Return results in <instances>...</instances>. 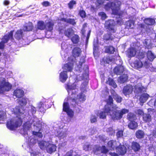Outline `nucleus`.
<instances>
[{
  "label": "nucleus",
  "instance_id": "e433bc0d",
  "mask_svg": "<svg viewBox=\"0 0 156 156\" xmlns=\"http://www.w3.org/2000/svg\"><path fill=\"white\" fill-rule=\"evenodd\" d=\"M73 33L71 28H69L66 30L64 34L65 36L68 37H70L73 35Z\"/></svg>",
  "mask_w": 156,
  "mask_h": 156
},
{
  "label": "nucleus",
  "instance_id": "cd10ccee",
  "mask_svg": "<svg viewBox=\"0 0 156 156\" xmlns=\"http://www.w3.org/2000/svg\"><path fill=\"white\" fill-rule=\"evenodd\" d=\"M132 148L135 151H138L140 149V144L137 143L133 142L132 144Z\"/></svg>",
  "mask_w": 156,
  "mask_h": 156
},
{
  "label": "nucleus",
  "instance_id": "f03ea898",
  "mask_svg": "<svg viewBox=\"0 0 156 156\" xmlns=\"http://www.w3.org/2000/svg\"><path fill=\"white\" fill-rule=\"evenodd\" d=\"M12 111L15 114L18 115L15 119H11L8 121L7 124V128L10 130H13L15 128H17L22 124V121L20 116L22 114L20 112V110L19 106H17L15 108L13 109Z\"/></svg>",
  "mask_w": 156,
  "mask_h": 156
},
{
  "label": "nucleus",
  "instance_id": "6e6d98bb",
  "mask_svg": "<svg viewBox=\"0 0 156 156\" xmlns=\"http://www.w3.org/2000/svg\"><path fill=\"white\" fill-rule=\"evenodd\" d=\"M76 4V2L75 1L73 0L71 1L68 4L69 8L70 9H73V5Z\"/></svg>",
  "mask_w": 156,
  "mask_h": 156
},
{
  "label": "nucleus",
  "instance_id": "79ce46f5",
  "mask_svg": "<svg viewBox=\"0 0 156 156\" xmlns=\"http://www.w3.org/2000/svg\"><path fill=\"white\" fill-rule=\"evenodd\" d=\"M107 83L109 84L110 85L112 86L114 88H116L117 87L115 83L111 78L108 79V80L107 81Z\"/></svg>",
  "mask_w": 156,
  "mask_h": 156
},
{
  "label": "nucleus",
  "instance_id": "6ab92c4d",
  "mask_svg": "<svg viewBox=\"0 0 156 156\" xmlns=\"http://www.w3.org/2000/svg\"><path fill=\"white\" fill-rule=\"evenodd\" d=\"M78 100L80 102H83L85 101L86 96L82 92L79 94L77 96V98L76 100L74 99H73L72 100L73 101L76 102Z\"/></svg>",
  "mask_w": 156,
  "mask_h": 156
},
{
  "label": "nucleus",
  "instance_id": "f257e3e1",
  "mask_svg": "<svg viewBox=\"0 0 156 156\" xmlns=\"http://www.w3.org/2000/svg\"><path fill=\"white\" fill-rule=\"evenodd\" d=\"M37 110L35 107L32 105H30L29 107L28 114L30 116H32L34 117V119H31L30 122L28 121L25 123L23 126V130L25 133H26V131L28 130L31 127V124H33L34 126L39 128L41 126V122L38 120L37 118L34 117V115L36 112Z\"/></svg>",
  "mask_w": 156,
  "mask_h": 156
},
{
  "label": "nucleus",
  "instance_id": "69168bd1",
  "mask_svg": "<svg viewBox=\"0 0 156 156\" xmlns=\"http://www.w3.org/2000/svg\"><path fill=\"white\" fill-rule=\"evenodd\" d=\"M42 5L44 6L47 7L50 5V3L47 1H44L42 3Z\"/></svg>",
  "mask_w": 156,
  "mask_h": 156
},
{
  "label": "nucleus",
  "instance_id": "58836bf2",
  "mask_svg": "<svg viewBox=\"0 0 156 156\" xmlns=\"http://www.w3.org/2000/svg\"><path fill=\"white\" fill-rule=\"evenodd\" d=\"M144 22L146 24L151 25L154 24L155 21L153 19L147 18L144 20Z\"/></svg>",
  "mask_w": 156,
  "mask_h": 156
},
{
  "label": "nucleus",
  "instance_id": "c756f323",
  "mask_svg": "<svg viewBox=\"0 0 156 156\" xmlns=\"http://www.w3.org/2000/svg\"><path fill=\"white\" fill-rule=\"evenodd\" d=\"M54 23L52 21H49L46 23L45 26L46 29L47 30L51 31L53 29Z\"/></svg>",
  "mask_w": 156,
  "mask_h": 156
},
{
  "label": "nucleus",
  "instance_id": "7c9ffc66",
  "mask_svg": "<svg viewBox=\"0 0 156 156\" xmlns=\"http://www.w3.org/2000/svg\"><path fill=\"white\" fill-rule=\"evenodd\" d=\"M112 102L113 99L110 96H109L107 101V104L105 107L106 111H107V109H110V108H111V104H112Z\"/></svg>",
  "mask_w": 156,
  "mask_h": 156
},
{
  "label": "nucleus",
  "instance_id": "5701e85b",
  "mask_svg": "<svg viewBox=\"0 0 156 156\" xmlns=\"http://www.w3.org/2000/svg\"><path fill=\"white\" fill-rule=\"evenodd\" d=\"M33 28V24L31 22H29L26 24L24 26L23 30L25 31H31Z\"/></svg>",
  "mask_w": 156,
  "mask_h": 156
},
{
  "label": "nucleus",
  "instance_id": "412c9836",
  "mask_svg": "<svg viewBox=\"0 0 156 156\" xmlns=\"http://www.w3.org/2000/svg\"><path fill=\"white\" fill-rule=\"evenodd\" d=\"M76 86L75 84H74L72 85L71 86L69 85L67 86V90L69 94L71 93L72 95L73 94H74L73 93L76 92L75 89H76Z\"/></svg>",
  "mask_w": 156,
  "mask_h": 156
},
{
  "label": "nucleus",
  "instance_id": "338daca9",
  "mask_svg": "<svg viewBox=\"0 0 156 156\" xmlns=\"http://www.w3.org/2000/svg\"><path fill=\"white\" fill-rule=\"evenodd\" d=\"M123 135V132L122 131H119L117 133V136L118 137H120Z\"/></svg>",
  "mask_w": 156,
  "mask_h": 156
},
{
  "label": "nucleus",
  "instance_id": "49530a36",
  "mask_svg": "<svg viewBox=\"0 0 156 156\" xmlns=\"http://www.w3.org/2000/svg\"><path fill=\"white\" fill-rule=\"evenodd\" d=\"M62 20L67 23H69L73 25L75 24V22L74 20L70 19L63 18Z\"/></svg>",
  "mask_w": 156,
  "mask_h": 156
},
{
  "label": "nucleus",
  "instance_id": "a19ab883",
  "mask_svg": "<svg viewBox=\"0 0 156 156\" xmlns=\"http://www.w3.org/2000/svg\"><path fill=\"white\" fill-rule=\"evenodd\" d=\"M127 118L130 122L134 121L136 119V115L132 113H129L127 115Z\"/></svg>",
  "mask_w": 156,
  "mask_h": 156
},
{
  "label": "nucleus",
  "instance_id": "4d7b16f0",
  "mask_svg": "<svg viewBox=\"0 0 156 156\" xmlns=\"http://www.w3.org/2000/svg\"><path fill=\"white\" fill-rule=\"evenodd\" d=\"M35 138L36 137L34 136H33L31 137L30 140V144H35L36 143L37 141V140L36 139H34V138Z\"/></svg>",
  "mask_w": 156,
  "mask_h": 156
},
{
  "label": "nucleus",
  "instance_id": "e2e57ef3",
  "mask_svg": "<svg viewBox=\"0 0 156 156\" xmlns=\"http://www.w3.org/2000/svg\"><path fill=\"white\" fill-rule=\"evenodd\" d=\"M33 134L34 135L40 137H42V135L41 133L40 132H36L34 131L33 132Z\"/></svg>",
  "mask_w": 156,
  "mask_h": 156
},
{
  "label": "nucleus",
  "instance_id": "0eeeda50",
  "mask_svg": "<svg viewBox=\"0 0 156 156\" xmlns=\"http://www.w3.org/2000/svg\"><path fill=\"white\" fill-rule=\"evenodd\" d=\"M75 58H72L71 57L68 58V60L71 62H69L65 64L63 67L62 69L63 70L69 72L71 71L73 68V65L75 62Z\"/></svg>",
  "mask_w": 156,
  "mask_h": 156
},
{
  "label": "nucleus",
  "instance_id": "774afa93",
  "mask_svg": "<svg viewBox=\"0 0 156 156\" xmlns=\"http://www.w3.org/2000/svg\"><path fill=\"white\" fill-rule=\"evenodd\" d=\"M87 27V24L85 23L83 25V29L82 30V34H84L85 33V27Z\"/></svg>",
  "mask_w": 156,
  "mask_h": 156
},
{
  "label": "nucleus",
  "instance_id": "2f4dec72",
  "mask_svg": "<svg viewBox=\"0 0 156 156\" xmlns=\"http://www.w3.org/2000/svg\"><path fill=\"white\" fill-rule=\"evenodd\" d=\"M149 97V95L147 94H143L141 96L140 98V101L141 103H144L147 100Z\"/></svg>",
  "mask_w": 156,
  "mask_h": 156
},
{
  "label": "nucleus",
  "instance_id": "393cba45",
  "mask_svg": "<svg viewBox=\"0 0 156 156\" xmlns=\"http://www.w3.org/2000/svg\"><path fill=\"white\" fill-rule=\"evenodd\" d=\"M23 35V30H19L16 32L14 36L17 39L20 40L22 38Z\"/></svg>",
  "mask_w": 156,
  "mask_h": 156
},
{
  "label": "nucleus",
  "instance_id": "bb28decb",
  "mask_svg": "<svg viewBox=\"0 0 156 156\" xmlns=\"http://www.w3.org/2000/svg\"><path fill=\"white\" fill-rule=\"evenodd\" d=\"M128 79V76L126 74H124L119 77L118 81L120 83H124L126 82Z\"/></svg>",
  "mask_w": 156,
  "mask_h": 156
},
{
  "label": "nucleus",
  "instance_id": "473e14b6",
  "mask_svg": "<svg viewBox=\"0 0 156 156\" xmlns=\"http://www.w3.org/2000/svg\"><path fill=\"white\" fill-rule=\"evenodd\" d=\"M28 99L26 98H23L19 99L18 103L21 106L25 105L27 102Z\"/></svg>",
  "mask_w": 156,
  "mask_h": 156
},
{
  "label": "nucleus",
  "instance_id": "f8f14e48",
  "mask_svg": "<svg viewBox=\"0 0 156 156\" xmlns=\"http://www.w3.org/2000/svg\"><path fill=\"white\" fill-rule=\"evenodd\" d=\"M63 110L66 112L70 118H73L74 115L73 111L69 108L68 104L64 102L63 104Z\"/></svg>",
  "mask_w": 156,
  "mask_h": 156
},
{
  "label": "nucleus",
  "instance_id": "72a5a7b5",
  "mask_svg": "<svg viewBox=\"0 0 156 156\" xmlns=\"http://www.w3.org/2000/svg\"><path fill=\"white\" fill-rule=\"evenodd\" d=\"M45 105L42 102H40L38 105V107L39 111L41 112H44L45 110Z\"/></svg>",
  "mask_w": 156,
  "mask_h": 156
},
{
  "label": "nucleus",
  "instance_id": "09e8293b",
  "mask_svg": "<svg viewBox=\"0 0 156 156\" xmlns=\"http://www.w3.org/2000/svg\"><path fill=\"white\" fill-rule=\"evenodd\" d=\"M112 38V37L109 34H106L104 35L103 37V39L106 41L111 40Z\"/></svg>",
  "mask_w": 156,
  "mask_h": 156
},
{
  "label": "nucleus",
  "instance_id": "ddd939ff",
  "mask_svg": "<svg viewBox=\"0 0 156 156\" xmlns=\"http://www.w3.org/2000/svg\"><path fill=\"white\" fill-rule=\"evenodd\" d=\"M110 112L111 114H112L113 111H111L110 109H107V111L105 110V111H100L98 112V115L101 119H105L106 118V115H109L110 116Z\"/></svg>",
  "mask_w": 156,
  "mask_h": 156
},
{
  "label": "nucleus",
  "instance_id": "bf43d9fd",
  "mask_svg": "<svg viewBox=\"0 0 156 156\" xmlns=\"http://www.w3.org/2000/svg\"><path fill=\"white\" fill-rule=\"evenodd\" d=\"M76 153L73 152L72 151H70L68 152L65 156H72L73 155H75Z\"/></svg>",
  "mask_w": 156,
  "mask_h": 156
},
{
  "label": "nucleus",
  "instance_id": "2eb2a0df",
  "mask_svg": "<svg viewBox=\"0 0 156 156\" xmlns=\"http://www.w3.org/2000/svg\"><path fill=\"white\" fill-rule=\"evenodd\" d=\"M24 94V92L23 90L20 89H17L14 91L13 95L16 98H20Z\"/></svg>",
  "mask_w": 156,
  "mask_h": 156
},
{
  "label": "nucleus",
  "instance_id": "9b49d317",
  "mask_svg": "<svg viewBox=\"0 0 156 156\" xmlns=\"http://www.w3.org/2000/svg\"><path fill=\"white\" fill-rule=\"evenodd\" d=\"M148 62H145L144 65L142 62L140 60L135 61L132 65V66L136 69H139L142 68L143 66L147 67L148 66Z\"/></svg>",
  "mask_w": 156,
  "mask_h": 156
},
{
  "label": "nucleus",
  "instance_id": "c9c22d12",
  "mask_svg": "<svg viewBox=\"0 0 156 156\" xmlns=\"http://www.w3.org/2000/svg\"><path fill=\"white\" fill-rule=\"evenodd\" d=\"M144 132L141 130L137 131L136 133V137L139 139H141L144 137Z\"/></svg>",
  "mask_w": 156,
  "mask_h": 156
},
{
  "label": "nucleus",
  "instance_id": "3c124183",
  "mask_svg": "<svg viewBox=\"0 0 156 156\" xmlns=\"http://www.w3.org/2000/svg\"><path fill=\"white\" fill-rule=\"evenodd\" d=\"M114 98L119 103L120 102L122 101V98L118 94H115L113 95Z\"/></svg>",
  "mask_w": 156,
  "mask_h": 156
},
{
  "label": "nucleus",
  "instance_id": "423d86ee",
  "mask_svg": "<svg viewBox=\"0 0 156 156\" xmlns=\"http://www.w3.org/2000/svg\"><path fill=\"white\" fill-rule=\"evenodd\" d=\"M115 25V23L113 20H109L105 22V26L111 33H115L116 31Z\"/></svg>",
  "mask_w": 156,
  "mask_h": 156
},
{
  "label": "nucleus",
  "instance_id": "603ef678",
  "mask_svg": "<svg viewBox=\"0 0 156 156\" xmlns=\"http://www.w3.org/2000/svg\"><path fill=\"white\" fill-rule=\"evenodd\" d=\"M6 113L3 111L0 112V120H3L6 118Z\"/></svg>",
  "mask_w": 156,
  "mask_h": 156
},
{
  "label": "nucleus",
  "instance_id": "680f3d73",
  "mask_svg": "<svg viewBox=\"0 0 156 156\" xmlns=\"http://www.w3.org/2000/svg\"><path fill=\"white\" fill-rule=\"evenodd\" d=\"M107 131L109 132V134L111 135H112L115 133V131L113 129L112 127H110L109 128H108L107 130Z\"/></svg>",
  "mask_w": 156,
  "mask_h": 156
},
{
  "label": "nucleus",
  "instance_id": "de8ad7c7",
  "mask_svg": "<svg viewBox=\"0 0 156 156\" xmlns=\"http://www.w3.org/2000/svg\"><path fill=\"white\" fill-rule=\"evenodd\" d=\"M71 40L74 43H78L79 41V37L78 35H74L72 37Z\"/></svg>",
  "mask_w": 156,
  "mask_h": 156
},
{
  "label": "nucleus",
  "instance_id": "c03bdc74",
  "mask_svg": "<svg viewBox=\"0 0 156 156\" xmlns=\"http://www.w3.org/2000/svg\"><path fill=\"white\" fill-rule=\"evenodd\" d=\"M116 143L115 141L112 140L108 142V145L109 147L114 149L117 146Z\"/></svg>",
  "mask_w": 156,
  "mask_h": 156
},
{
  "label": "nucleus",
  "instance_id": "0e129e2a",
  "mask_svg": "<svg viewBox=\"0 0 156 156\" xmlns=\"http://www.w3.org/2000/svg\"><path fill=\"white\" fill-rule=\"evenodd\" d=\"M90 121L92 123L96 122L97 121L96 117L94 115H92L91 117Z\"/></svg>",
  "mask_w": 156,
  "mask_h": 156
},
{
  "label": "nucleus",
  "instance_id": "ea45409f",
  "mask_svg": "<svg viewBox=\"0 0 156 156\" xmlns=\"http://www.w3.org/2000/svg\"><path fill=\"white\" fill-rule=\"evenodd\" d=\"M135 88L134 92L138 93L142 91L143 87L140 84H138L135 86Z\"/></svg>",
  "mask_w": 156,
  "mask_h": 156
},
{
  "label": "nucleus",
  "instance_id": "20e7f679",
  "mask_svg": "<svg viewBox=\"0 0 156 156\" xmlns=\"http://www.w3.org/2000/svg\"><path fill=\"white\" fill-rule=\"evenodd\" d=\"M121 5V1L115 0L112 3H109L107 4V6L111 8L112 12L115 14H118L119 10L120 9Z\"/></svg>",
  "mask_w": 156,
  "mask_h": 156
},
{
  "label": "nucleus",
  "instance_id": "39448f33",
  "mask_svg": "<svg viewBox=\"0 0 156 156\" xmlns=\"http://www.w3.org/2000/svg\"><path fill=\"white\" fill-rule=\"evenodd\" d=\"M12 85L9 83L3 80L2 81L0 82V93L9 91Z\"/></svg>",
  "mask_w": 156,
  "mask_h": 156
},
{
  "label": "nucleus",
  "instance_id": "aec40b11",
  "mask_svg": "<svg viewBox=\"0 0 156 156\" xmlns=\"http://www.w3.org/2000/svg\"><path fill=\"white\" fill-rule=\"evenodd\" d=\"M68 78L67 72L64 71L61 72L60 74L59 80L62 82H64L66 81Z\"/></svg>",
  "mask_w": 156,
  "mask_h": 156
},
{
  "label": "nucleus",
  "instance_id": "7ed1b4c3",
  "mask_svg": "<svg viewBox=\"0 0 156 156\" xmlns=\"http://www.w3.org/2000/svg\"><path fill=\"white\" fill-rule=\"evenodd\" d=\"M129 112V110L125 108L122 109L121 110L113 111L112 114L110 112V114L112 119L114 120H117L121 119L122 116Z\"/></svg>",
  "mask_w": 156,
  "mask_h": 156
},
{
  "label": "nucleus",
  "instance_id": "37998d69",
  "mask_svg": "<svg viewBox=\"0 0 156 156\" xmlns=\"http://www.w3.org/2000/svg\"><path fill=\"white\" fill-rule=\"evenodd\" d=\"M137 126V123L134 121H131L128 125L129 127L131 129L136 128Z\"/></svg>",
  "mask_w": 156,
  "mask_h": 156
},
{
  "label": "nucleus",
  "instance_id": "1a4fd4ad",
  "mask_svg": "<svg viewBox=\"0 0 156 156\" xmlns=\"http://www.w3.org/2000/svg\"><path fill=\"white\" fill-rule=\"evenodd\" d=\"M154 110L151 108L148 109L147 114H144L143 116V119L145 122L149 123L152 120V118L151 114L154 112Z\"/></svg>",
  "mask_w": 156,
  "mask_h": 156
},
{
  "label": "nucleus",
  "instance_id": "f704fd0d",
  "mask_svg": "<svg viewBox=\"0 0 156 156\" xmlns=\"http://www.w3.org/2000/svg\"><path fill=\"white\" fill-rule=\"evenodd\" d=\"M105 52L110 54L113 53L115 51V49L113 47L106 46L105 47Z\"/></svg>",
  "mask_w": 156,
  "mask_h": 156
},
{
  "label": "nucleus",
  "instance_id": "6e6552de",
  "mask_svg": "<svg viewBox=\"0 0 156 156\" xmlns=\"http://www.w3.org/2000/svg\"><path fill=\"white\" fill-rule=\"evenodd\" d=\"M13 31H11L9 33L8 35H5L2 39V41L0 42V49H2L4 47V44L7 42L9 40H12V38Z\"/></svg>",
  "mask_w": 156,
  "mask_h": 156
},
{
  "label": "nucleus",
  "instance_id": "864d4df0",
  "mask_svg": "<svg viewBox=\"0 0 156 156\" xmlns=\"http://www.w3.org/2000/svg\"><path fill=\"white\" fill-rule=\"evenodd\" d=\"M126 25L129 28H133L134 27V22L132 21H128L127 22Z\"/></svg>",
  "mask_w": 156,
  "mask_h": 156
},
{
  "label": "nucleus",
  "instance_id": "a878e982",
  "mask_svg": "<svg viewBox=\"0 0 156 156\" xmlns=\"http://www.w3.org/2000/svg\"><path fill=\"white\" fill-rule=\"evenodd\" d=\"M81 51L78 48H75L73 50V55L75 57L79 56L80 54Z\"/></svg>",
  "mask_w": 156,
  "mask_h": 156
},
{
  "label": "nucleus",
  "instance_id": "4468645a",
  "mask_svg": "<svg viewBox=\"0 0 156 156\" xmlns=\"http://www.w3.org/2000/svg\"><path fill=\"white\" fill-rule=\"evenodd\" d=\"M133 88L131 85H127L125 87L123 90V93L126 96L129 95L131 94L133 92Z\"/></svg>",
  "mask_w": 156,
  "mask_h": 156
},
{
  "label": "nucleus",
  "instance_id": "dca6fc26",
  "mask_svg": "<svg viewBox=\"0 0 156 156\" xmlns=\"http://www.w3.org/2000/svg\"><path fill=\"white\" fill-rule=\"evenodd\" d=\"M56 149V147L54 144L49 143L46 148V150L48 153L51 154L55 152Z\"/></svg>",
  "mask_w": 156,
  "mask_h": 156
},
{
  "label": "nucleus",
  "instance_id": "a18cd8bd",
  "mask_svg": "<svg viewBox=\"0 0 156 156\" xmlns=\"http://www.w3.org/2000/svg\"><path fill=\"white\" fill-rule=\"evenodd\" d=\"M111 61V60L109 57H107L103 58L102 60L101 61V64L105 66L106 63L108 64Z\"/></svg>",
  "mask_w": 156,
  "mask_h": 156
},
{
  "label": "nucleus",
  "instance_id": "f3484780",
  "mask_svg": "<svg viewBox=\"0 0 156 156\" xmlns=\"http://www.w3.org/2000/svg\"><path fill=\"white\" fill-rule=\"evenodd\" d=\"M117 152L120 154L123 155L126 152V149L124 145H120L116 148Z\"/></svg>",
  "mask_w": 156,
  "mask_h": 156
},
{
  "label": "nucleus",
  "instance_id": "4c0bfd02",
  "mask_svg": "<svg viewBox=\"0 0 156 156\" xmlns=\"http://www.w3.org/2000/svg\"><path fill=\"white\" fill-rule=\"evenodd\" d=\"M147 56L148 59L151 61H152L155 58L154 54L151 51H148L147 53Z\"/></svg>",
  "mask_w": 156,
  "mask_h": 156
},
{
  "label": "nucleus",
  "instance_id": "13d9d810",
  "mask_svg": "<svg viewBox=\"0 0 156 156\" xmlns=\"http://www.w3.org/2000/svg\"><path fill=\"white\" fill-rule=\"evenodd\" d=\"M145 55V54L144 52H140L137 55V57L140 59L143 58Z\"/></svg>",
  "mask_w": 156,
  "mask_h": 156
},
{
  "label": "nucleus",
  "instance_id": "5fc2aeb1",
  "mask_svg": "<svg viewBox=\"0 0 156 156\" xmlns=\"http://www.w3.org/2000/svg\"><path fill=\"white\" fill-rule=\"evenodd\" d=\"M67 134L65 132H61L58 135V136L61 139H64L67 136Z\"/></svg>",
  "mask_w": 156,
  "mask_h": 156
},
{
  "label": "nucleus",
  "instance_id": "a211bd4d",
  "mask_svg": "<svg viewBox=\"0 0 156 156\" xmlns=\"http://www.w3.org/2000/svg\"><path fill=\"white\" fill-rule=\"evenodd\" d=\"M124 70L123 66L121 65H119L117 66L114 69V72L117 75H120L123 72Z\"/></svg>",
  "mask_w": 156,
  "mask_h": 156
},
{
  "label": "nucleus",
  "instance_id": "b1692460",
  "mask_svg": "<svg viewBox=\"0 0 156 156\" xmlns=\"http://www.w3.org/2000/svg\"><path fill=\"white\" fill-rule=\"evenodd\" d=\"M127 55L129 57H131L135 56L137 51L135 48H131L127 50Z\"/></svg>",
  "mask_w": 156,
  "mask_h": 156
},
{
  "label": "nucleus",
  "instance_id": "c85d7f7f",
  "mask_svg": "<svg viewBox=\"0 0 156 156\" xmlns=\"http://www.w3.org/2000/svg\"><path fill=\"white\" fill-rule=\"evenodd\" d=\"M37 28L40 30H44L46 27L45 25L44 21H39L37 24Z\"/></svg>",
  "mask_w": 156,
  "mask_h": 156
},
{
  "label": "nucleus",
  "instance_id": "8fccbe9b",
  "mask_svg": "<svg viewBox=\"0 0 156 156\" xmlns=\"http://www.w3.org/2000/svg\"><path fill=\"white\" fill-rule=\"evenodd\" d=\"M98 15L101 17V19L103 20H105L107 17L106 14L104 12H100L98 13Z\"/></svg>",
  "mask_w": 156,
  "mask_h": 156
},
{
  "label": "nucleus",
  "instance_id": "052dcab7",
  "mask_svg": "<svg viewBox=\"0 0 156 156\" xmlns=\"http://www.w3.org/2000/svg\"><path fill=\"white\" fill-rule=\"evenodd\" d=\"M79 14L80 16L82 18H84L86 16V13L83 10H80L79 12Z\"/></svg>",
  "mask_w": 156,
  "mask_h": 156
},
{
  "label": "nucleus",
  "instance_id": "4be33fe9",
  "mask_svg": "<svg viewBox=\"0 0 156 156\" xmlns=\"http://www.w3.org/2000/svg\"><path fill=\"white\" fill-rule=\"evenodd\" d=\"M49 142L44 141H39L38 144L40 148L43 150H45L47 148Z\"/></svg>",
  "mask_w": 156,
  "mask_h": 156
},
{
  "label": "nucleus",
  "instance_id": "9d476101",
  "mask_svg": "<svg viewBox=\"0 0 156 156\" xmlns=\"http://www.w3.org/2000/svg\"><path fill=\"white\" fill-rule=\"evenodd\" d=\"M97 150L98 151L104 153L103 156H119L117 154L114 152H110L108 154H106L105 153L108 152V150L106 149L105 146L98 147L97 148Z\"/></svg>",
  "mask_w": 156,
  "mask_h": 156
}]
</instances>
